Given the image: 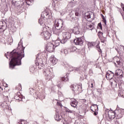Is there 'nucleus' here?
Instances as JSON below:
<instances>
[{
	"label": "nucleus",
	"instance_id": "1",
	"mask_svg": "<svg viewBox=\"0 0 124 124\" xmlns=\"http://www.w3.org/2000/svg\"><path fill=\"white\" fill-rule=\"evenodd\" d=\"M20 46L17 47L16 50H14L9 54L10 59H11L9 63L10 68H14L16 65H21V60L25 57V53L23 46Z\"/></svg>",
	"mask_w": 124,
	"mask_h": 124
},
{
	"label": "nucleus",
	"instance_id": "2",
	"mask_svg": "<svg viewBox=\"0 0 124 124\" xmlns=\"http://www.w3.org/2000/svg\"><path fill=\"white\" fill-rule=\"evenodd\" d=\"M63 26V22L62 19H55L54 21V27H55V29H53V32L55 34L57 35H60V33L62 32L61 29L62 28Z\"/></svg>",
	"mask_w": 124,
	"mask_h": 124
},
{
	"label": "nucleus",
	"instance_id": "3",
	"mask_svg": "<svg viewBox=\"0 0 124 124\" xmlns=\"http://www.w3.org/2000/svg\"><path fill=\"white\" fill-rule=\"evenodd\" d=\"M44 74L46 76V78L48 81H50L51 79H53L55 76H54V74L53 73V71L49 68H47L44 72Z\"/></svg>",
	"mask_w": 124,
	"mask_h": 124
},
{
	"label": "nucleus",
	"instance_id": "4",
	"mask_svg": "<svg viewBox=\"0 0 124 124\" xmlns=\"http://www.w3.org/2000/svg\"><path fill=\"white\" fill-rule=\"evenodd\" d=\"M51 16L49 15V13L47 12H43L41 14V17L39 19V23L40 25H42L44 23L46 19H50Z\"/></svg>",
	"mask_w": 124,
	"mask_h": 124
},
{
	"label": "nucleus",
	"instance_id": "5",
	"mask_svg": "<svg viewBox=\"0 0 124 124\" xmlns=\"http://www.w3.org/2000/svg\"><path fill=\"white\" fill-rule=\"evenodd\" d=\"M63 39L61 41L62 44H64L67 40L70 39L71 37V32L70 30H69V32H64L62 33Z\"/></svg>",
	"mask_w": 124,
	"mask_h": 124
},
{
	"label": "nucleus",
	"instance_id": "6",
	"mask_svg": "<svg viewBox=\"0 0 124 124\" xmlns=\"http://www.w3.org/2000/svg\"><path fill=\"white\" fill-rule=\"evenodd\" d=\"M71 89L73 93H77L78 91V93H82V84H73L71 85Z\"/></svg>",
	"mask_w": 124,
	"mask_h": 124
},
{
	"label": "nucleus",
	"instance_id": "7",
	"mask_svg": "<svg viewBox=\"0 0 124 124\" xmlns=\"http://www.w3.org/2000/svg\"><path fill=\"white\" fill-rule=\"evenodd\" d=\"M13 2H15L16 7L18 9L24 6V0H12Z\"/></svg>",
	"mask_w": 124,
	"mask_h": 124
},
{
	"label": "nucleus",
	"instance_id": "8",
	"mask_svg": "<svg viewBox=\"0 0 124 124\" xmlns=\"http://www.w3.org/2000/svg\"><path fill=\"white\" fill-rule=\"evenodd\" d=\"M116 116L118 117V119L123 118V116L124 114V109L123 108H117L114 111Z\"/></svg>",
	"mask_w": 124,
	"mask_h": 124
},
{
	"label": "nucleus",
	"instance_id": "9",
	"mask_svg": "<svg viewBox=\"0 0 124 124\" xmlns=\"http://www.w3.org/2000/svg\"><path fill=\"white\" fill-rule=\"evenodd\" d=\"M46 50L49 53H52L55 51V45L52 43H49L46 47Z\"/></svg>",
	"mask_w": 124,
	"mask_h": 124
},
{
	"label": "nucleus",
	"instance_id": "10",
	"mask_svg": "<svg viewBox=\"0 0 124 124\" xmlns=\"http://www.w3.org/2000/svg\"><path fill=\"white\" fill-rule=\"evenodd\" d=\"M46 30V28H44L43 33H41V35H43L45 37V39L47 40L50 38V36H51V33L47 31H45Z\"/></svg>",
	"mask_w": 124,
	"mask_h": 124
},
{
	"label": "nucleus",
	"instance_id": "11",
	"mask_svg": "<svg viewBox=\"0 0 124 124\" xmlns=\"http://www.w3.org/2000/svg\"><path fill=\"white\" fill-rule=\"evenodd\" d=\"M38 56H39V54L36 56L35 63L39 67H41V66L42 67L43 66V61L42 59L38 58Z\"/></svg>",
	"mask_w": 124,
	"mask_h": 124
},
{
	"label": "nucleus",
	"instance_id": "12",
	"mask_svg": "<svg viewBox=\"0 0 124 124\" xmlns=\"http://www.w3.org/2000/svg\"><path fill=\"white\" fill-rule=\"evenodd\" d=\"M74 43L76 44V45H82L83 43V40H82V38H77L76 39L74 40Z\"/></svg>",
	"mask_w": 124,
	"mask_h": 124
},
{
	"label": "nucleus",
	"instance_id": "13",
	"mask_svg": "<svg viewBox=\"0 0 124 124\" xmlns=\"http://www.w3.org/2000/svg\"><path fill=\"white\" fill-rule=\"evenodd\" d=\"M106 77L108 80H111L114 78V73L109 71L106 74Z\"/></svg>",
	"mask_w": 124,
	"mask_h": 124
},
{
	"label": "nucleus",
	"instance_id": "14",
	"mask_svg": "<svg viewBox=\"0 0 124 124\" xmlns=\"http://www.w3.org/2000/svg\"><path fill=\"white\" fill-rule=\"evenodd\" d=\"M70 32H74L75 34H79L80 33V30L78 26L74 27L73 30H70Z\"/></svg>",
	"mask_w": 124,
	"mask_h": 124
},
{
	"label": "nucleus",
	"instance_id": "15",
	"mask_svg": "<svg viewBox=\"0 0 124 124\" xmlns=\"http://www.w3.org/2000/svg\"><path fill=\"white\" fill-rule=\"evenodd\" d=\"M115 75L117 76H119L120 78H123L124 77L123 74H124V72H123V70L121 69H117L115 71Z\"/></svg>",
	"mask_w": 124,
	"mask_h": 124
},
{
	"label": "nucleus",
	"instance_id": "16",
	"mask_svg": "<svg viewBox=\"0 0 124 124\" xmlns=\"http://www.w3.org/2000/svg\"><path fill=\"white\" fill-rule=\"evenodd\" d=\"M108 117L109 118V119H111V120H113V119H114V118H115V115H116V113L115 112H114L113 111H108Z\"/></svg>",
	"mask_w": 124,
	"mask_h": 124
},
{
	"label": "nucleus",
	"instance_id": "17",
	"mask_svg": "<svg viewBox=\"0 0 124 124\" xmlns=\"http://www.w3.org/2000/svg\"><path fill=\"white\" fill-rule=\"evenodd\" d=\"M86 27L87 30H89V31H93V30H94V25H93V24H91L87 23Z\"/></svg>",
	"mask_w": 124,
	"mask_h": 124
},
{
	"label": "nucleus",
	"instance_id": "18",
	"mask_svg": "<svg viewBox=\"0 0 124 124\" xmlns=\"http://www.w3.org/2000/svg\"><path fill=\"white\" fill-rule=\"evenodd\" d=\"M50 61L53 64H56L57 62H58V60H57V58H55L54 56H51L50 58Z\"/></svg>",
	"mask_w": 124,
	"mask_h": 124
},
{
	"label": "nucleus",
	"instance_id": "19",
	"mask_svg": "<svg viewBox=\"0 0 124 124\" xmlns=\"http://www.w3.org/2000/svg\"><path fill=\"white\" fill-rule=\"evenodd\" d=\"M85 18L87 20V21H91V20H92V15L88 13H86L85 15Z\"/></svg>",
	"mask_w": 124,
	"mask_h": 124
},
{
	"label": "nucleus",
	"instance_id": "20",
	"mask_svg": "<svg viewBox=\"0 0 124 124\" xmlns=\"http://www.w3.org/2000/svg\"><path fill=\"white\" fill-rule=\"evenodd\" d=\"M22 97L23 95H22L21 94H16V95L14 96V98L15 99H16V100H21Z\"/></svg>",
	"mask_w": 124,
	"mask_h": 124
},
{
	"label": "nucleus",
	"instance_id": "21",
	"mask_svg": "<svg viewBox=\"0 0 124 124\" xmlns=\"http://www.w3.org/2000/svg\"><path fill=\"white\" fill-rule=\"evenodd\" d=\"M55 119L56 121L59 122V121H61L62 120V116H60L58 113H56L55 116H54Z\"/></svg>",
	"mask_w": 124,
	"mask_h": 124
},
{
	"label": "nucleus",
	"instance_id": "22",
	"mask_svg": "<svg viewBox=\"0 0 124 124\" xmlns=\"http://www.w3.org/2000/svg\"><path fill=\"white\" fill-rule=\"evenodd\" d=\"M77 104H78V102H77V101H74L70 103V105H71V106L72 107H74V108H76V107L77 106Z\"/></svg>",
	"mask_w": 124,
	"mask_h": 124
},
{
	"label": "nucleus",
	"instance_id": "23",
	"mask_svg": "<svg viewBox=\"0 0 124 124\" xmlns=\"http://www.w3.org/2000/svg\"><path fill=\"white\" fill-rule=\"evenodd\" d=\"M52 44H54V46L56 47H58V46H59V45H60V42H59V41L56 40L55 41H54L52 43Z\"/></svg>",
	"mask_w": 124,
	"mask_h": 124
},
{
	"label": "nucleus",
	"instance_id": "24",
	"mask_svg": "<svg viewBox=\"0 0 124 124\" xmlns=\"http://www.w3.org/2000/svg\"><path fill=\"white\" fill-rule=\"evenodd\" d=\"M70 52H75L77 50V48L75 46H72L69 49Z\"/></svg>",
	"mask_w": 124,
	"mask_h": 124
},
{
	"label": "nucleus",
	"instance_id": "25",
	"mask_svg": "<svg viewBox=\"0 0 124 124\" xmlns=\"http://www.w3.org/2000/svg\"><path fill=\"white\" fill-rule=\"evenodd\" d=\"M26 1L27 4H28V5H31V3L33 2V0H27Z\"/></svg>",
	"mask_w": 124,
	"mask_h": 124
},
{
	"label": "nucleus",
	"instance_id": "26",
	"mask_svg": "<svg viewBox=\"0 0 124 124\" xmlns=\"http://www.w3.org/2000/svg\"><path fill=\"white\" fill-rule=\"evenodd\" d=\"M121 49H123L124 50V51H118V54H119L120 55H123V54H124V46H121Z\"/></svg>",
	"mask_w": 124,
	"mask_h": 124
},
{
	"label": "nucleus",
	"instance_id": "27",
	"mask_svg": "<svg viewBox=\"0 0 124 124\" xmlns=\"http://www.w3.org/2000/svg\"><path fill=\"white\" fill-rule=\"evenodd\" d=\"M117 64L118 65H122V62H121V60H120V59L116 61V63H115V64Z\"/></svg>",
	"mask_w": 124,
	"mask_h": 124
},
{
	"label": "nucleus",
	"instance_id": "28",
	"mask_svg": "<svg viewBox=\"0 0 124 124\" xmlns=\"http://www.w3.org/2000/svg\"><path fill=\"white\" fill-rule=\"evenodd\" d=\"M60 80H61L62 81H63L64 82H66V81H67V80H68V78H67L62 77L60 78Z\"/></svg>",
	"mask_w": 124,
	"mask_h": 124
},
{
	"label": "nucleus",
	"instance_id": "29",
	"mask_svg": "<svg viewBox=\"0 0 124 124\" xmlns=\"http://www.w3.org/2000/svg\"><path fill=\"white\" fill-rule=\"evenodd\" d=\"M102 18L103 19L104 23H105V25H106V19H105V17H104V15H102Z\"/></svg>",
	"mask_w": 124,
	"mask_h": 124
},
{
	"label": "nucleus",
	"instance_id": "30",
	"mask_svg": "<svg viewBox=\"0 0 124 124\" xmlns=\"http://www.w3.org/2000/svg\"><path fill=\"white\" fill-rule=\"evenodd\" d=\"M17 124H27V122L25 121H22L21 122H18Z\"/></svg>",
	"mask_w": 124,
	"mask_h": 124
},
{
	"label": "nucleus",
	"instance_id": "31",
	"mask_svg": "<svg viewBox=\"0 0 124 124\" xmlns=\"http://www.w3.org/2000/svg\"><path fill=\"white\" fill-rule=\"evenodd\" d=\"M2 27H3V22L0 21V29H2Z\"/></svg>",
	"mask_w": 124,
	"mask_h": 124
},
{
	"label": "nucleus",
	"instance_id": "32",
	"mask_svg": "<svg viewBox=\"0 0 124 124\" xmlns=\"http://www.w3.org/2000/svg\"><path fill=\"white\" fill-rule=\"evenodd\" d=\"M118 96H119V97H124V93H119Z\"/></svg>",
	"mask_w": 124,
	"mask_h": 124
},
{
	"label": "nucleus",
	"instance_id": "33",
	"mask_svg": "<svg viewBox=\"0 0 124 124\" xmlns=\"http://www.w3.org/2000/svg\"><path fill=\"white\" fill-rule=\"evenodd\" d=\"M8 42L9 43H12L13 42V40L11 38L8 39Z\"/></svg>",
	"mask_w": 124,
	"mask_h": 124
},
{
	"label": "nucleus",
	"instance_id": "34",
	"mask_svg": "<svg viewBox=\"0 0 124 124\" xmlns=\"http://www.w3.org/2000/svg\"><path fill=\"white\" fill-rule=\"evenodd\" d=\"M3 96H4V98H5V100L6 101H7V100H8V95H6V96L3 95Z\"/></svg>",
	"mask_w": 124,
	"mask_h": 124
},
{
	"label": "nucleus",
	"instance_id": "35",
	"mask_svg": "<svg viewBox=\"0 0 124 124\" xmlns=\"http://www.w3.org/2000/svg\"><path fill=\"white\" fill-rule=\"evenodd\" d=\"M74 13H75V12L74 11H71L70 13V16H73V15H74Z\"/></svg>",
	"mask_w": 124,
	"mask_h": 124
},
{
	"label": "nucleus",
	"instance_id": "36",
	"mask_svg": "<svg viewBox=\"0 0 124 124\" xmlns=\"http://www.w3.org/2000/svg\"><path fill=\"white\" fill-rule=\"evenodd\" d=\"M64 54H65V55H67V54H68V51H67V49L64 50Z\"/></svg>",
	"mask_w": 124,
	"mask_h": 124
},
{
	"label": "nucleus",
	"instance_id": "37",
	"mask_svg": "<svg viewBox=\"0 0 124 124\" xmlns=\"http://www.w3.org/2000/svg\"><path fill=\"white\" fill-rule=\"evenodd\" d=\"M4 104H5V102H4L3 103H1V104H0L1 107L2 108H3L4 107Z\"/></svg>",
	"mask_w": 124,
	"mask_h": 124
},
{
	"label": "nucleus",
	"instance_id": "38",
	"mask_svg": "<svg viewBox=\"0 0 124 124\" xmlns=\"http://www.w3.org/2000/svg\"><path fill=\"white\" fill-rule=\"evenodd\" d=\"M96 91L97 92V93H102V91H101V89H96Z\"/></svg>",
	"mask_w": 124,
	"mask_h": 124
},
{
	"label": "nucleus",
	"instance_id": "39",
	"mask_svg": "<svg viewBox=\"0 0 124 124\" xmlns=\"http://www.w3.org/2000/svg\"><path fill=\"white\" fill-rule=\"evenodd\" d=\"M74 14H75L76 16H78L79 15V13L75 12Z\"/></svg>",
	"mask_w": 124,
	"mask_h": 124
},
{
	"label": "nucleus",
	"instance_id": "40",
	"mask_svg": "<svg viewBox=\"0 0 124 124\" xmlns=\"http://www.w3.org/2000/svg\"><path fill=\"white\" fill-rule=\"evenodd\" d=\"M98 34L99 35H103V33L102 32H99Z\"/></svg>",
	"mask_w": 124,
	"mask_h": 124
},
{
	"label": "nucleus",
	"instance_id": "41",
	"mask_svg": "<svg viewBox=\"0 0 124 124\" xmlns=\"http://www.w3.org/2000/svg\"><path fill=\"white\" fill-rule=\"evenodd\" d=\"M89 87L90 88H93V83H91V85H89Z\"/></svg>",
	"mask_w": 124,
	"mask_h": 124
},
{
	"label": "nucleus",
	"instance_id": "42",
	"mask_svg": "<svg viewBox=\"0 0 124 124\" xmlns=\"http://www.w3.org/2000/svg\"><path fill=\"white\" fill-rule=\"evenodd\" d=\"M98 26L101 29H102V26L101 25V23H99Z\"/></svg>",
	"mask_w": 124,
	"mask_h": 124
},
{
	"label": "nucleus",
	"instance_id": "43",
	"mask_svg": "<svg viewBox=\"0 0 124 124\" xmlns=\"http://www.w3.org/2000/svg\"><path fill=\"white\" fill-rule=\"evenodd\" d=\"M9 52H7V53L5 54V57H6L7 59H8V57H7V55H8Z\"/></svg>",
	"mask_w": 124,
	"mask_h": 124
},
{
	"label": "nucleus",
	"instance_id": "44",
	"mask_svg": "<svg viewBox=\"0 0 124 124\" xmlns=\"http://www.w3.org/2000/svg\"><path fill=\"white\" fill-rule=\"evenodd\" d=\"M74 69L75 70H77V71H78V70H79V68H74Z\"/></svg>",
	"mask_w": 124,
	"mask_h": 124
},
{
	"label": "nucleus",
	"instance_id": "45",
	"mask_svg": "<svg viewBox=\"0 0 124 124\" xmlns=\"http://www.w3.org/2000/svg\"><path fill=\"white\" fill-rule=\"evenodd\" d=\"M57 105H59V106H62V103H59V102H57Z\"/></svg>",
	"mask_w": 124,
	"mask_h": 124
},
{
	"label": "nucleus",
	"instance_id": "46",
	"mask_svg": "<svg viewBox=\"0 0 124 124\" xmlns=\"http://www.w3.org/2000/svg\"><path fill=\"white\" fill-rule=\"evenodd\" d=\"M70 110V109H68V108H67V109H66V110H65V112L68 113V111H69Z\"/></svg>",
	"mask_w": 124,
	"mask_h": 124
},
{
	"label": "nucleus",
	"instance_id": "47",
	"mask_svg": "<svg viewBox=\"0 0 124 124\" xmlns=\"http://www.w3.org/2000/svg\"><path fill=\"white\" fill-rule=\"evenodd\" d=\"M68 113H73V111L70 110L69 111H68Z\"/></svg>",
	"mask_w": 124,
	"mask_h": 124
},
{
	"label": "nucleus",
	"instance_id": "48",
	"mask_svg": "<svg viewBox=\"0 0 124 124\" xmlns=\"http://www.w3.org/2000/svg\"><path fill=\"white\" fill-rule=\"evenodd\" d=\"M39 98H41V99H43V98H45V97L43 96V97H39Z\"/></svg>",
	"mask_w": 124,
	"mask_h": 124
},
{
	"label": "nucleus",
	"instance_id": "49",
	"mask_svg": "<svg viewBox=\"0 0 124 124\" xmlns=\"http://www.w3.org/2000/svg\"><path fill=\"white\" fill-rule=\"evenodd\" d=\"M93 115H94V116H96V115H97V112H94Z\"/></svg>",
	"mask_w": 124,
	"mask_h": 124
},
{
	"label": "nucleus",
	"instance_id": "50",
	"mask_svg": "<svg viewBox=\"0 0 124 124\" xmlns=\"http://www.w3.org/2000/svg\"><path fill=\"white\" fill-rule=\"evenodd\" d=\"M63 124H68L67 123V122L66 121H64Z\"/></svg>",
	"mask_w": 124,
	"mask_h": 124
},
{
	"label": "nucleus",
	"instance_id": "51",
	"mask_svg": "<svg viewBox=\"0 0 124 124\" xmlns=\"http://www.w3.org/2000/svg\"><path fill=\"white\" fill-rule=\"evenodd\" d=\"M106 41V40L105 39V40L104 41H102L101 42H102L103 43H104V42H105Z\"/></svg>",
	"mask_w": 124,
	"mask_h": 124
},
{
	"label": "nucleus",
	"instance_id": "52",
	"mask_svg": "<svg viewBox=\"0 0 124 124\" xmlns=\"http://www.w3.org/2000/svg\"><path fill=\"white\" fill-rule=\"evenodd\" d=\"M93 106H96L97 108L98 109V107H97V105H93Z\"/></svg>",
	"mask_w": 124,
	"mask_h": 124
},
{
	"label": "nucleus",
	"instance_id": "53",
	"mask_svg": "<svg viewBox=\"0 0 124 124\" xmlns=\"http://www.w3.org/2000/svg\"><path fill=\"white\" fill-rule=\"evenodd\" d=\"M82 100H83V102H86V99H83Z\"/></svg>",
	"mask_w": 124,
	"mask_h": 124
},
{
	"label": "nucleus",
	"instance_id": "54",
	"mask_svg": "<svg viewBox=\"0 0 124 124\" xmlns=\"http://www.w3.org/2000/svg\"><path fill=\"white\" fill-rule=\"evenodd\" d=\"M18 87H19L20 88V90H21V85H19L18 86Z\"/></svg>",
	"mask_w": 124,
	"mask_h": 124
},
{
	"label": "nucleus",
	"instance_id": "55",
	"mask_svg": "<svg viewBox=\"0 0 124 124\" xmlns=\"http://www.w3.org/2000/svg\"><path fill=\"white\" fill-rule=\"evenodd\" d=\"M97 48H100V47L99 46L97 45Z\"/></svg>",
	"mask_w": 124,
	"mask_h": 124
},
{
	"label": "nucleus",
	"instance_id": "56",
	"mask_svg": "<svg viewBox=\"0 0 124 124\" xmlns=\"http://www.w3.org/2000/svg\"><path fill=\"white\" fill-rule=\"evenodd\" d=\"M121 6H124V4H123V3H121Z\"/></svg>",
	"mask_w": 124,
	"mask_h": 124
},
{
	"label": "nucleus",
	"instance_id": "57",
	"mask_svg": "<svg viewBox=\"0 0 124 124\" xmlns=\"http://www.w3.org/2000/svg\"><path fill=\"white\" fill-rule=\"evenodd\" d=\"M0 90H1L2 91V88H1V87L0 86Z\"/></svg>",
	"mask_w": 124,
	"mask_h": 124
},
{
	"label": "nucleus",
	"instance_id": "58",
	"mask_svg": "<svg viewBox=\"0 0 124 124\" xmlns=\"http://www.w3.org/2000/svg\"><path fill=\"white\" fill-rule=\"evenodd\" d=\"M20 45H21V43H19L18 44V46H20Z\"/></svg>",
	"mask_w": 124,
	"mask_h": 124
},
{
	"label": "nucleus",
	"instance_id": "59",
	"mask_svg": "<svg viewBox=\"0 0 124 124\" xmlns=\"http://www.w3.org/2000/svg\"><path fill=\"white\" fill-rule=\"evenodd\" d=\"M0 107H1V105H0Z\"/></svg>",
	"mask_w": 124,
	"mask_h": 124
},
{
	"label": "nucleus",
	"instance_id": "60",
	"mask_svg": "<svg viewBox=\"0 0 124 124\" xmlns=\"http://www.w3.org/2000/svg\"><path fill=\"white\" fill-rule=\"evenodd\" d=\"M16 89H18V87H16Z\"/></svg>",
	"mask_w": 124,
	"mask_h": 124
},
{
	"label": "nucleus",
	"instance_id": "61",
	"mask_svg": "<svg viewBox=\"0 0 124 124\" xmlns=\"http://www.w3.org/2000/svg\"><path fill=\"white\" fill-rule=\"evenodd\" d=\"M26 0V1L27 0Z\"/></svg>",
	"mask_w": 124,
	"mask_h": 124
},
{
	"label": "nucleus",
	"instance_id": "62",
	"mask_svg": "<svg viewBox=\"0 0 124 124\" xmlns=\"http://www.w3.org/2000/svg\"><path fill=\"white\" fill-rule=\"evenodd\" d=\"M92 110V111H93V109H91Z\"/></svg>",
	"mask_w": 124,
	"mask_h": 124
},
{
	"label": "nucleus",
	"instance_id": "63",
	"mask_svg": "<svg viewBox=\"0 0 124 124\" xmlns=\"http://www.w3.org/2000/svg\"><path fill=\"white\" fill-rule=\"evenodd\" d=\"M19 4H20V3H19Z\"/></svg>",
	"mask_w": 124,
	"mask_h": 124
}]
</instances>
